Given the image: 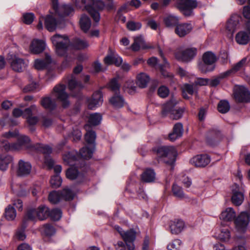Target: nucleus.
<instances>
[{
    "label": "nucleus",
    "mask_w": 250,
    "mask_h": 250,
    "mask_svg": "<svg viewBox=\"0 0 250 250\" xmlns=\"http://www.w3.org/2000/svg\"><path fill=\"white\" fill-rule=\"evenodd\" d=\"M75 4L80 8H84L94 21L99 22L100 20L99 11L104 7V3L101 0H76Z\"/></svg>",
    "instance_id": "nucleus-1"
},
{
    "label": "nucleus",
    "mask_w": 250,
    "mask_h": 250,
    "mask_svg": "<svg viewBox=\"0 0 250 250\" xmlns=\"http://www.w3.org/2000/svg\"><path fill=\"white\" fill-rule=\"evenodd\" d=\"M30 141L29 137L24 135H19L17 143L12 144H10L6 140L1 139L0 140V151L19 150L26 146Z\"/></svg>",
    "instance_id": "nucleus-2"
},
{
    "label": "nucleus",
    "mask_w": 250,
    "mask_h": 250,
    "mask_svg": "<svg viewBox=\"0 0 250 250\" xmlns=\"http://www.w3.org/2000/svg\"><path fill=\"white\" fill-rule=\"evenodd\" d=\"M156 152L158 156L161 157L162 161L168 165H172L176 160L177 152L173 146H161L157 148Z\"/></svg>",
    "instance_id": "nucleus-3"
},
{
    "label": "nucleus",
    "mask_w": 250,
    "mask_h": 250,
    "mask_svg": "<svg viewBox=\"0 0 250 250\" xmlns=\"http://www.w3.org/2000/svg\"><path fill=\"white\" fill-rule=\"evenodd\" d=\"M51 40L55 47L56 53L61 56L64 55L69 44L68 38L65 36L56 34L51 37Z\"/></svg>",
    "instance_id": "nucleus-4"
},
{
    "label": "nucleus",
    "mask_w": 250,
    "mask_h": 250,
    "mask_svg": "<svg viewBox=\"0 0 250 250\" xmlns=\"http://www.w3.org/2000/svg\"><path fill=\"white\" fill-rule=\"evenodd\" d=\"M203 62L198 64V68L203 73L212 71L215 68L214 63L217 58L214 54L211 52H205L202 57Z\"/></svg>",
    "instance_id": "nucleus-5"
},
{
    "label": "nucleus",
    "mask_w": 250,
    "mask_h": 250,
    "mask_svg": "<svg viewBox=\"0 0 250 250\" xmlns=\"http://www.w3.org/2000/svg\"><path fill=\"white\" fill-rule=\"evenodd\" d=\"M66 86L59 84L54 86L51 92V95L61 102L63 107H67L69 105V94L66 92Z\"/></svg>",
    "instance_id": "nucleus-6"
},
{
    "label": "nucleus",
    "mask_w": 250,
    "mask_h": 250,
    "mask_svg": "<svg viewBox=\"0 0 250 250\" xmlns=\"http://www.w3.org/2000/svg\"><path fill=\"white\" fill-rule=\"evenodd\" d=\"M176 100L172 98L167 102L164 106L162 111L163 116H166L168 113H170V117L174 120H178L182 117L184 110L182 108L175 109L176 104Z\"/></svg>",
    "instance_id": "nucleus-7"
},
{
    "label": "nucleus",
    "mask_w": 250,
    "mask_h": 250,
    "mask_svg": "<svg viewBox=\"0 0 250 250\" xmlns=\"http://www.w3.org/2000/svg\"><path fill=\"white\" fill-rule=\"evenodd\" d=\"M234 97L236 101L241 103L250 102V92L242 85H236L234 88Z\"/></svg>",
    "instance_id": "nucleus-8"
},
{
    "label": "nucleus",
    "mask_w": 250,
    "mask_h": 250,
    "mask_svg": "<svg viewBox=\"0 0 250 250\" xmlns=\"http://www.w3.org/2000/svg\"><path fill=\"white\" fill-rule=\"evenodd\" d=\"M197 5L196 0H181L178 7L185 16L188 17L192 15L193 9L197 7Z\"/></svg>",
    "instance_id": "nucleus-9"
},
{
    "label": "nucleus",
    "mask_w": 250,
    "mask_h": 250,
    "mask_svg": "<svg viewBox=\"0 0 250 250\" xmlns=\"http://www.w3.org/2000/svg\"><path fill=\"white\" fill-rule=\"evenodd\" d=\"M159 54L163 60L164 62L163 64H158V60L156 57H151L149 58L147 60V63L151 66L154 67L156 69H159L164 77H168L169 76L168 73L165 70V69L169 66V64L167 62L166 59L165 58L161 50L159 51Z\"/></svg>",
    "instance_id": "nucleus-10"
},
{
    "label": "nucleus",
    "mask_w": 250,
    "mask_h": 250,
    "mask_svg": "<svg viewBox=\"0 0 250 250\" xmlns=\"http://www.w3.org/2000/svg\"><path fill=\"white\" fill-rule=\"evenodd\" d=\"M250 214L242 212L234 220L235 229L239 232L246 231L250 221Z\"/></svg>",
    "instance_id": "nucleus-11"
},
{
    "label": "nucleus",
    "mask_w": 250,
    "mask_h": 250,
    "mask_svg": "<svg viewBox=\"0 0 250 250\" xmlns=\"http://www.w3.org/2000/svg\"><path fill=\"white\" fill-rule=\"evenodd\" d=\"M197 50L195 48H188L179 50L175 53L176 58L179 61L188 62L196 56Z\"/></svg>",
    "instance_id": "nucleus-12"
},
{
    "label": "nucleus",
    "mask_w": 250,
    "mask_h": 250,
    "mask_svg": "<svg viewBox=\"0 0 250 250\" xmlns=\"http://www.w3.org/2000/svg\"><path fill=\"white\" fill-rule=\"evenodd\" d=\"M244 200V195L243 190L236 184L232 187V203L235 206L241 205Z\"/></svg>",
    "instance_id": "nucleus-13"
},
{
    "label": "nucleus",
    "mask_w": 250,
    "mask_h": 250,
    "mask_svg": "<svg viewBox=\"0 0 250 250\" xmlns=\"http://www.w3.org/2000/svg\"><path fill=\"white\" fill-rule=\"evenodd\" d=\"M52 2L55 13L61 17L69 15L73 12V8L70 5L63 4L59 6L58 0H52Z\"/></svg>",
    "instance_id": "nucleus-14"
},
{
    "label": "nucleus",
    "mask_w": 250,
    "mask_h": 250,
    "mask_svg": "<svg viewBox=\"0 0 250 250\" xmlns=\"http://www.w3.org/2000/svg\"><path fill=\"white\" fill-rule=\"evenodd\" d=\"M7 59L10 63L12 69L15 71H22L27 65L22 59L19 58L14 54H8Z\"/></svg>",
    "instance_id": "nucleus-15"
},
{
    "label": "nucleus",
    "mask_w": 250,
    "mask_h": 250,
    "mask_svg": "<svg viewBox=\"0 0 250 250\" xmlns=\"http://www.w3.org/2000/svg\"><path fill=\"white\" fill-rule=\"evenodd\" d=\"M57 14L55 13L54 15H48L45 18V26L49 32H53L57 28L60 27V24L62 22L61 19H57L56 16Z\"/></svg>",
    "instance_id": "nucleus-16"
},
{
    "label": "nucleus",
    "mask_w": 250,
    "mask_h": 250,
    "mask_svg": "<svg viewBox=\"0 0 250 250\" xmlns=\"http://www.w3.org/2000/svg\"><path fill=\"white\" fill-rule=\"evenodd\" d=\"M210 162V158L207 154L197 155L189 161L190 163L196 167H203L207 166Z\"/></svg>",
    "instance_id": "nucleus-17"
},
{
    "label": "nucleus",
    "mask_w": 250,
    "mask_h": 250,
    "mask_svg": "<svg viewBox=\"0 0 250 250\" xmlns=\"http://www.w3.org/2000/svg\"><path fill=\"white\" fill-rule=\"evenodd\" d=\"M103 102L102 92L100 91L93 93L92 97L87 100V106L90 109H95L102 105Z\"/></svg>",
    "instance_id": "nucleus-18"
},
{
    "label": "nucleus",
    "mask_w": 250,
    "mask_h": 250,
    "mask_svg": "<svg viewBox=\"0 0 250 250\" xmlns=\"http://www.w3.org/2000/svg\"><path fill=\"white\" fill-rule=\"evenodd\" d=\"M186 228V225L183 220L180 219H175L171 221L169 225L170 232L173 234H178Z\"/></svg>",
    "instance_id": "nucleus-19"
},
{
    "label": "nucleus",
    "mask_w": 250,
    "mask_h": 250,
    "mask_svg": "<svg viewBox=\"0 0 250 250\" xmlns=\"http://www.w3.org/2000/svg\"><path fill=\"white\" fill-rule=\"evenodd\" d=\"M193 26L190 23H182L177 25L175 29V33L180 37H184L192 30Z\"/></svg>",
    "instance_id": "nucleus-20"
},
{
    "label": "nucleus",
    "mask_w": 250,
    "mask_h": 250,
    "mask_svg": "<svg viewBox=\"0 0 250 250\" xmlns=\"http://www.w3.org/2000/svg\"><path fill=\"white\" fill-rule=\"evenodd\" d=\"M240 19L238 15H233L228 21L226 29L230 34H232L239 27Z\"/></svg>",
    "instance_id": "nucleus-21"
},
{
    "label": "nucleus",
    "mask_w": 250,
    "mask_h": 250,
    "mask_svg": "<svg viewBox=\"0 0 250 250\" xmlns=\"http://www.w3.org/2000/svg\"><path fill=\"white\" fill-rule=\"evenodd\" d=\"M31 170V165L28 162L20 160L18 163L17 173L19 176L28 175Z\"/></svg>",
    "instance_id": "nucleus-22"
},
{
    "label": "nucleus",
    "mask_w": 250,
    "mask_h": 250,
    "mask_svg": "<svg viewBox=\"0 0 250 250\" xmlns=\"http://www.w3.org/2000/svg\"><path fill=\"white\" fill-rule=\"evenodd\" d=\"M45 47V43L43 41L35 39L30 44V50L33 54H37L42 52Z\"/></svg>",
    "instance_id": "nucleus-23"
},
{
    "label": "nucleus",
    "mask_w": 250,
    "mask_h": 250,
    "mask_svg": "<svg viewBox=\"0 0 250 250\" xmlns=\"http://www.w3.org/2000/svg\"><path fill=\"white\" fill-rule=\"evenodd\" d=\"M51 62V56L49 54H46L44 59H37L35 61L34 67L38 70H42L45 69Z\"/></svg>",
    "instance_id": "nucleus-24"
},
{
    "label": "nucleus",
    "mask_w": 250,
    "mask_h": 250,
    "mask_svg": "<svg viewBox=\"0 0 250 250\" xmlns=\"http://www.w3.org/2000/svg\"><path fill=\"white\" fill-rule=\"evenodd\" d=\"M40 103L44 108L49 111L54 110L57 106L55 100L49 96L42 98Z\"/></svg>",
    "instance_id": "nucleus-25"
},
{
    "label": "nucleus",
    "mask_w": 250,
    "mask_h": 250,
    "mask_svg": "<svg viewBox=\"0 0 250 250\" xmlns=\"http://www.w3.org/2000/svg\"><path fill=\"white\" fill-rule=\"evenodd\" d=\"M109 103L115 108H120L125 104L124 98L119 93L115 94L109 100Z\"/></svg>",
    "instance_id": "nucleus-26"
},
{
    "label": "nucleus",
    "mask_w": 250,
    "mask_h": 250,
    "mask_svg": "<svg viewBox=\"0 0 250 250\" xmlns=\"http://www.w3.org/2000/svg\"><path fill=\"white\" fill-rule=\"evenodd\" d=\"M156 177V173L154 169L148 168L146 169L141 175L142 180L146 183L154 182Z\"/></svg>",
    "instance_id": "nucleus-27"
},
{
    "label": "nucleus",
    "mask_w": 250,
    "mask_h": 250,
    "mask_svg": "<svg viewBox=\"0 0 250 250\" xmlns=\"http://www.w3.org/2000/svg\"><path fill=\"white\" fill-rule=\"evenodd\" d=\"M250 34L245 31H241L238 32L235 36V40L237 43L241 45L247 44L250 40Z\"/></svg>",
    "instance_id": "nucleus-28"
},
{
    "label": "nucleus",
    "mask_w": 250,
    "mask_h": 250,
    "mask_svg": "<svg viewBox=\"0 0 250 250\" xmlns=\"http://www.w3.org/2000/svg\"><path fill=\"white\" fill-rule=\"evenodd\" d=\"M104 62L106 64H114L116 66H119L122 62V59L118 55L110 54L108 55L104 59Z\"/></svg>",
    "instance_id": "nucleus-29"
},
{
    "label": "nucleus",
    "mask_w": 250,
    "mask_h": 250,
    "mask_svg": "<svg viewBox=\"0 0 250 250\" xmlns=\"http://www.w3.org/2000/svg\"><path fill=\"white\" fill-rule=\"evenodd\" d=\"M236 216V213L232 208H228L222 212L220 218L224 221L233 220Z\"/></svg>",
    "instance_id": "nucleus-30"
},
{
    "label": "nucleus",
    "mask_w": 250,
    "mask_h": 250,
    "mask_svg": "<svg viewBox=\"0 0 250 250\" xmlns=\"http://www.w3.org/2000/svg\"><path fill=\"white\" fill-rule=\"evenodd\" d=\"M36 210L37 218L40 220H44L49 216V209L45 206L41 205Z\"/></svg>",
    "instance_id": "nucleus-31"
},
{
    "label": "nucleus",
    "mask_w": 250,
    "mask_h": 250,
    "mask_svg": "<svg viewBox=\"0 0 250 250\" xmlns=\"http://www.w3.org/2000/svg\"><path fill=\"white\" fill-rule=\"evenodd\" d=\"M247 62V58H244L237 62L234 66L230 70H229L226 72H223V74L221 75V77L223 76H229L231 73H235L236 72L242 68L246 64Z\"/></svg>",
    "instance_id": "nucleus-32"
},
{
    "label": "nucleus",
    "mask_w": 250,
    "mask_h": 250,
    "mask_svg": "<svg viewBox=\"0 0 250 250\" xmlns=\"http://www.w3.org/2000/svg\"><path fill=\"white\" fill-rule=\"evenodd\" d=\"M69 89L72 91H79L83 88V84L77 81L76 77L72 75L68 82Z\"/></svg>",
    "instance_id": "nucleus-33"
},
{
    "label": "nucleus",
    "mask_w": 250,
    "mask_h": 250,
    "mask_svg": "<svg viewBox=\"0 0 250 250\" xmlns=\"http://www.w3.org/2000/svg\"><path fill=\"white\" fill-rule=\"evenodd\" d=\"M12 160V156L9 155H0V170H5Z\"/></svg>",
    "instance_id": "nucleus-34"
},
{
    "label": "nucleus",
    "mask_w": 250,
    "mask_h": 250,
    "mask_svg": "<svg viewBox=\"0 0 250 250\" xmlns=\"http://www.w3.org/2000/svg\"><path fill=\"white\" fill-rule=\"evenodd\" d=\"M38 218L36 215V209H31L29 210L23 217L22 223L24 228H26L27 223L29 221H35Z\"/></svg>",
    "instance_id": "nucleus-35"
},
{
    "label": "nucleus",
    "mask_w": 250,
    "mask_h": 250,
    "mask_svg": "<svg viewBox=\"0 0 250 250\" xmlns=\"http://www.w3.org/2000/svg\"><path fill=\"white\" fill-rule=\"evenodd\" d=\"M149 76L145 73H141L137 77V84L141 88H145L146 86L149 81Z\"/></svg>",
    "instance_id": "nucleus-36"
},
{
    "label": "nucleus",
    "mask_w": 250,
    "mask_h": 250,
    "mask_svg": "<svg viewBox=\"0 0 250 250\" xmlns=\"http://www.w3.org/2000/svg\"><path fill=\"white\" fill-rule=\"evenodd\" d=\"M80 25L81 29L84 32H86L91 26V21L89 17L85 15H83L80 20Z\"/></svg>",
    "instance_id": "nucleus-37"
},
{
    "label": "nucleus",
    "mask_w": 250,
    "mask_h": 250,
    "mask_svg": "<svg viewBox=\"0 0 250 250\" xmlns=\"http://www.w3.org/2000/svg\"><path fill=\"white\" fill-rule=\"evenodd\" d=\"M132 49L133 51H138L140 48L145 49L147 48L145 44L144 39L141 37H137L135 38L134 43L131 45Z\"/></svg>",
    "instance_id": "nucleus-38"
},
{
    "label": "nucleus",
    "mask_w": 250,
    "mask_h": 250,
    "mask_svg": "<svg viewBox=\"0 0 250 250\" xmlns=\"http://www.w3.org/2000/svg\"><path fill=\"white\" fill-rule=\"evenodd\" d=\"M94 149V146H92L90 147L84 146L80 150V154L84 159H90L92 157Z\"/></svg>",
    "instance_id": "nucleus-39"
},
{
    "label": "nucleus",
    "mask_w": 250,
    "mask_h": 250,
    "mask_svg": "<svg viewBox=\"0 0 250 250\" xmlns=\"http://www.w3.org/2000/svg\"><path fill=\"white\" fill-rule=\"evenodd\" d=\"M217 238L223 241H228L230 238V233L228 228H223L221 229L220 233L215 235Z\"/></svg>",
    "instance_id": "nucleus-40"
},
{
    "label": "nucleus",
    "mask_w": 250,
    "mask_h": 250,
    "mask_svg": "<svg viewBox=\"0 0 250 250\" xmlns=\"http://www.w3.org/2000/svg\"><path fill=\"white\" fill-rule=\"evenodd\" d=\"M178 21L177 17L172 15L167 16L164 19L165 25L168 27L176 26L178 23Z\"/></svg>",
    "instance_id": "nucleus-41"
},
{
    "label": "nucleus",
    "mask_w": 250,
    "mask_h": 250,
    "mask_svg": "<svg viewBox=\"0 0 250 250\" xmlns=\"http://www.w3.org/2000/svg\"><path fill=\"white\" fill-rule=\"evenodd\" d=\"M41 233L44 235L50 236L53 235L55 232L54 228L51 225L46 224L40 228Z\"/></svg>",
    "instance_id": "nucleus-42"
},
{
    "label": "nucleus",
    "mask_w": 250,
    "mask_h": 250,
    "mask_svg": "<svg viewBox=\"0 0 250 250\" xmlns=\"http://www.w3.org/2000/svg\"><path fill=\"white\" fill-rule=\"evenodd\" d=\"M79 155L76 152L72 151L63 156V160L68 165H73V162L77 160L79 157Z\"/></svg>",
    "instance_id": "nucleus-43"
},
{
    "label": "nucleus",
    "mask_w": 250,
    "mask_h": 250,
    "mask_svg": "<svg viewBox=\"0 0 250 250\" xmlns=\"http://www.w3.org/2000/svg\"><path fill=\"white\" fill-rule=\"evenodd\" d=\"M183 96L186 99L188 98L187 96L186 93H188L190 95H192L194 92H196L197 88L196 85L195 83L190 84H185L183 87Z\"/></svg>",
    "instance_id": "nucleus-44"
},
{
    "label": "nucleus",
    "mask_w": 250,
    "mask_h": 250,
    "mask_svg": "<svg viewBox=\"0 0 250 250\" xmlns=\"http://www.w3.org/2000/svg\"><path fill=\"white\" fill-rule=\"evenodd\" d=\"M172 191L173 195L176 198L182 199L187 197L186 194L183 191L182 188L177 184H173Z\"/></svg>",
    "instance_id": "nucleus-45"
},
{
    "label": "nucleus",
    "mask_w": 250,
    "mask_h": 250,
    "mask_svg": "<svg viewBox=\"0 0 250 250\" xmlns=\"http://www.w3.org/2000/svg\"><path fill=\"white\" fill-rule=\"evenodd\" d=\"M108 87L115 94L118 93L120 91V84L118 83V78L112 79L108 83Z\"/></svg>",
    "instance_id": "nucleus-46"
},
{
    "label": "nucleus",
    "mask_w": 250,
    "mask_h": 250,
    "mask_svg": "<svg viewBox=\"0 0 250 250\" xmlns=\"http://www.w3.org/2000/svg\"><path fill=\"white\" fill-rule=\"evenodd\" d=\"M48 200L52 204H57L62 200L61 192L54 191L50 192L48 196Z\"/></svg>",
    "instance_id": "nucleus-47"
},
{
    "label": "nucleus",
    "mask_w": 250,
    "mask_h": 250,
    "mask_svg": "<svg viewBox=\"0 0 250 250\" xmlns=\"http://www.w3.org/2000/svg\"><path fill=\"white\" fill-rule=\"evenodd\" d=\"M122 237L126 243L133 242L136 238L135 232L133 230L125 231Z\"/></svg>",
    "instance_id": "nucleus-48"
},
{
    "label": "nucleus",
    "mask_w": 250,
    "mask_h": 250,
    "mask_svg": "<svg viewBox=\"0 0 250 250\" xmlns=\"http://www.w3.org/2000/svg\"><path fill=\"white\" fill-rule=\"evenodd\" d=\"M5 216L8 220H13L16 216L15 208L11 206H8L5 210Z\"/></svg>",
    "instance_id": "nucleus-49"
},
{
    "label": "nucleus",
    "mask_w": 250,
    "mask_h": 250,
    "mask_svg": "<svg viewBox=\"0 0 250 250\" xmlns=\"http://www.w3.org/2000/svg\"><path fill=\"white\" fill-rule=\"evenodd\" d=\"M217 108L219 112L224 114L229 110L230 105L227 101L222 100L218 103Z\"/></svg>",
    "instance_id": "nucleus-50"
},
{
    "label": "nucleus",
    "mask_w": 250,
    "mask_h": 250,
    "mask_svg": "<svg viewBox=\"0 0 250 250\" xmlns=\"http://www.w3.org/2000/svg\"><path fill=\"white\" fill-rule=\"evenodd\" d=\"M182 242L181 240L176 239L172 241L167 246L168 250H180L182 247Z\"/></svg>",
    "instance_id": "nucleus-51"
},
{
    "label": "nucleus",
    "mask_w": 250,
    "mask_h": 250,
    "mask_svg": "<svg viewBox=\"0 0 250 250\" xmlns=\"http://www.w3.org/2000/svg\"><path fill=\"white\" fill-rule=\"evenodd\" d=\"M102 117V115L98 113L91 114L89 117V122L93 125H99L101 122Z\"/></svg>",
    "instance_id": "nucleus-52"
},
{
    "label": "nucleus",
    "mask_w": 250,
    "mask_h": 250,
    "mask_svg": "<svg viewBox=\"0 0 250 250\" xmlns=\"http://www.w3.org/2000/svg\"><path fill=\"white\" fill-rule=\"evenodd\" d=\"M66 175L68 179L74 180L79 176L80 173L75 167H71L67 169Z\"/></svg>",
    "instance_id": "nucleus-53"
},
{
    "label": "nucleus",
    "mask_w": 250,
    "mask_h": 250,
    "mask_svg": "<svg viewBox=\"0 0 250 250\" xmlns=\"http://www.w3.org/2000/svg\"><path fill=\"white\" fill-rule=\"evenodd\" d=\"M74 45L77 49H83L87 47L89 44L85 40L77 38L74 41Z\"/></svg>",
    "instance_id": "nucleus-54"
},
{
    "label": "nucleus",
    "mask_w": 250,
    "mask_h": 250,
    "mask_svg": "<svg viewBox=\"0 0 250 250\" xmlns=\"http://www.w3.org/2000/svg\"><path fill=\"white\" fill-rule=\"evenodd\" d=\"M96 136L95 132L92 130H90L87 131L85 134V140L88 144H91L92 146H93V144L94 143L96 139Z\"/></svg>",
    "instance_id": "nucleus-55"
},
{
    "label": "nucleus",
    "mask_w": 250,
    "mask_h": 250,
    "mask_svg": "<svg viewBox=\"0 0 250 250\" xmlns=\"http://www.w3.org/2000/svg\"><path fill=\"white\" fill-rule=\"evenodd\" d=\"M62 199L65 200H71L74 198V194L68 188H64L61 192Z\"/></svg>",
    "instance_id": "nucleus-56"
},
{
    "label": "nucleus",
    "mask_w": 250,
    "mask_h": 250,
    "mask_svg": "<svg viewBox=\"0 0 250 250\" xmlns=\"http://www.w3.org/2000/svg\"><path fill=\"white\" fill-rule=\"evenodd\" d=\"M25 229L22 223L21 227L17 230L15 235V237L16 239L19 241H23L26 238V235L24 232Z\"/></svg>",
    "instance_id": "nucleus-57"
},
{
    "label": "nucleus",
    "mask_w": 250,
    "mask_h": 250,
    "mask_svg": "<svg viewBox=\"0 0 250 250\" xmlns=\"http://www.w3.org/2000/svg\"><path fill=\"white\" fill-rule=\"evenodd\" d=\"M50 184L53 188L59 187L62 184V179L59 175H55L52 177L50 181Z\"/></svg>",
    "instance_id": "nucleus-58"
},
{
    "label": "nucleus",
    "mask_w": 250,
    "mask_h": 250,
    "mask_svg": "<svg viewBox=\"0 0 250 250\" xmlns=\"http://www.w3.org/2000/svg\"><path fill=\"white\" fill-rule=\"evenodd\" d=\"M50 218L54 220L57 221L59 220L62 216V211L60 209L55 208L51 211H49V216Z\"/></svg>",
    "instance_id": "nucleus-59"
},
{
    "label": "nucleus",
    "mask_w": 250,
    "mask_h": 250,
    "mask_svg": "<svg viewBox=\"0 0 250 250\" xmlns=\"http://www.w3.org/2000/svg\"><path fill=\"white\" fill-rule=\"evenodd\" d=\"M127 28L130 31H136L141 28L142 24L139 22L129 21L126 24Z\"/></svg>",
    "instance_id": "nucleus-60"
},
{
    "label": "nucleus",
    "mask_w": 250,
    "mask_h": 250,
    "mask_svg": "<svg viewBox=\"0 0 250 250\" xmlns=\"http://www.w3.org/2000/svg\"><path fill=\"white\" fill-rule=\"evenodd\" d=\"M223 74V72L220 73V74L218 75V76L213 78L212 79H211V80L209 79L208 85H209L211 86H216L217 85H218L221 80L228 77V76H223V77H221V75Z\"/></svg>",
    "instance_id": "nucleus-61"
},
{
    "label": "nucleus",
    "mask_w": 250,
    "mask_h": 250,
    "mask_svg": "<svg viewBox=\"0 0 250 250\" xmlns=\"http://www.w3.org/2000/svg\"><path fill=\"white\" fill-rule=\"evenodd\" d=\"M169 93L168 88L164 85L160 86L157 91L158 95L161 98L167 97Z\"/></svg>",
    "instance_id": "nucleus-62"
},
{
    "label": "nucleus",
    "mask_w": 250,
    "mask_h": 250,
    "mask_svg": "<svg viewBox=\"0 0 250 250\" xmlns=\"http://www.w3.org/2000/svg\"><path fill=\"white\" fill-rule=\"evenodd\" d=\"M34 18L35 16L33 13H26L23 15V21L25 23L30 24L33 22Z\"/></svg>",
    "instance_id": "nucleus-63"
},
{
    "label": "nucleus",
    "mask_w": 250,
    "mask_h": 250,
    "mask_svg": "<svg viewBox=\"0 0 250 250\" xmlns=\"http://www.w3.org/2000/svg\"><path fill=\"white\" fill-rule=\"evenodd\" d=\"M173 132L178 136L181 137L183 132L182 124L180 123L176 124L173 127Z\"/></svg>",
    "instance_id": "nucleus-64"
}]
</instances>
